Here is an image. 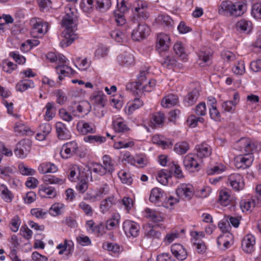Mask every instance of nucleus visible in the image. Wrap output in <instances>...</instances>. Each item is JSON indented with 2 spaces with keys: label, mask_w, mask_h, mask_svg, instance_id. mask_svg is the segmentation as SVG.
Returning a JSON list of instances; mask_svg holds the SVG:
<instances>
[{
  "label": "nucleus",
  "mask_w": 261,
  "mask_h": 261,
  "mask_svg": "<svg viewBox=\"0 0 261 261\" xmlns=\"http://www.w3.org/2000/svg\"><path fill=\"white\" fill-rule=\"evenodd\" d=\"M237 148L245 155L238 156L234 159V165L238 169H245L249 167L253 162L252 153L257 150L255 143L247 138H242L235 144Z\"/></svg>",
  "instance_id": "f257e3e1"
},
{
  "label": "nucleus",
  "mask_w": 261,
  "mask_h": 261,
  "mask_svg": "<svg viewBox=\"0 0 261 261\" xmlns=\"http://www.w3.org/2000/svg\"><path fill=\"white\" fill-rule=\"evenodd\" d=\"M66 15L63 19L62 25L65 29L62 32V36L64 39L60 42V45L62 47L70 45L75 39L77 38L75 33L76 30L75 19L76 15L70 7L66 8Z\"/></svg>",
  "instance_id": "f03ea898"
},
{
  "label": "nucleus",
  "mask_w": 261,
  "mask_h": 261,
  "mask_svg": "<svg viewBox=\"0 0 261 261\" xmlns=\"http://www.w3.org/2000/svg\"><path fill=\"white\" fill-rule=\"evenodd\" d=\"M146 74V71H141L137 81L128 84L126 85V89L130 90L137 94L143 92L151 91L155 86L156 81L154 80H149L147 81Z\"/></svg>",
  "instance_id": "7ed1b4c3"
},
{
  "label": "nucleus",
  "mask_w": 261,
  "mask_h": 261,
  "mask_svg": "<svg viewBox=\"0 0 261 261\" xmlns=\"http://www.w3.org/2000/svg\"><path fill=\"white\" fill-rule=\"evenodd\" d=\"M245 12V5L230 1H223L218 7V13L227 17H237Z\"/></svg>",
  "instance_id": "20e7f679"
},
{
  "label": "nucleus",
  "mask_w": 261,
  "mask_h": 261,
  "mask_svg": "<svg viewBox=\"0 0 261 261\" xmlns=\"http://www.w3.org/2000/svg\"><path fill=\"white\" fill-rule=\"evenodd\" d=\"M102 160L103 165L96 163L91 164L89 167L90 174L92 171L101 176L104 175L107 173L110 174L112 173L114 170V167L110 156L108 155H105L102 157Z\"/></svg>",
  "instance_id": "39448f33"
},
{
  "label": "nucleus",
  "mask_w": 261,
  "mask_h": 261,
  "mask_svg": "<svg viewBox=\"0 0 261 261\" xmlns=\"http://www.w3.org/2000/svg\"><path fill=\"white\" fill-rule=\"evenodd\" d=\"M233 243V236L228 229H223L217 238V243L218 247L222 250L229 248Z\"/></svg>",
  "instance_id": "423d86ee"
},
{
  "label": "nucleus",
  "mask_w": 261,
  "mask_h": 261,
  "mask_svg": "<svg viewBox=\"0 0 261 261\" xmlns=\"http://www.w3.org/2000/svg\"><path fill=\"white\" fill-rule=\"evenodd\" d=\"M32 29V35L35 38L42 37L46 33L48 30V24L46 22H43L40 19L32 20L31 21Z\"/></svg>",
  "instance_id": "0eeeda50"
},
{
  "label": "nucleus",
  "mask_w": 261,
  "mask_h": 261,
  "mask_svg": "<svg viewBox=\"0 0 261 261\" xmlns=\"http://www.w3.org/2000/svg\"><path fill=\"white\" fill-rule=\"evenodd\" d=\"M177 196L184 200H190L194 195V189L190 184H181L176 190Z\"/></svg>",
  "instance_id": "6e6552de"
},
{
  "label": "nucleus",
  "mask_w": 261,
  "mask_h": 261,
  "mask_svg": "<svg viewBox=\"0 0 261 261\" xmlns=\"http://www.w3.org/2000/svg\"><path fill=\"white\" fill-rule=\"evenodd\" d=\"M196 156L195 153H189L185 156L183 163L186 170L191 172L199 170L200 161H197Z\"/></svg>",
  "instance_id": "1a4fd4ad"
},
{
  "label": "nucleus",
  "mask_w": 261,
  "mask_h": 261,
  "mask_svg": "<svg viewBox=\"0 0 261 261\" xmlns=\"http://www.w3.org/2000/svg\"><path fill=\"white\" fill-rule=\"evenodd\" d=\"M137 27L132 33V39L136 41H140L147 36L150 32L149 28L145 24L136 23Z\"/></svg>",
  "instance_id": "9d476101"
},
{
  "label": "nucleus",
  "mask_w": 261,
  "mask_h": 261,
  "mask_svg": "<svg viewBox=\"0 0 261 261\" xmlns=\"http://www.w3.org/2000/svg\"><path fill=\"white\" fill-rule=\"evenodd\" d=\"M78 149L77 143L71 141L64 144L61 149V156L64 159H68L75 154Z\"/></svg>",
  "instance_id": "9b49d317"
},
{
  "label": "nucleus",
  "mask_w": 261,
  "mask_h": 261,
  "mask_svg": "<svg viewBox=\"0 0 261 261\" xmlns=\"http://www.w3.org/2000/svg\"><path fill=\"white\" fill-rule=\"evenodd\" d=\"M228 181L231 187L236 191H239L244 187L243 176L239 173H232L228 177Z\"/></svg>",
  "instance_id": "f8f14e48"
},
{
  "label": "nucleus",
  "mask_w": 261,
  "mask_h": 261,
  "mask_svg": "<svg viewBox=\"0 0 261 261\" xmlns=\"http://www.w3.org/2000/svg\"><path fill=\"white\" fill-rule=\"evenodd\" d=\"M170 45V39L167 34L160 33L158 35L156 48L159 53L166 51Z\"/></svg>",
  "instance_id": "ddd939ff"
},
{
  "label": "nucleus",
  "mask_w": 261,
  "mask_h": 261,
  "mask_svg": "<svg viewBox=\"0 0 261 261\" xmlns=\"http://www.w3.org/2000/svg\"><path fill=\"white\" fill-rule=\"evenodd\" d=\"M196 157L199 158V161L202 162V159L206 158L212 154V148L210 145L206 143H202L196 146L195 148Z\"/></svg>",
  "instance_id": "4468645a"
},
{
  "label": "nucleus",
  "mask_w": 261,
  "mask_h": 261,
  "mask_svg": "<svg viewBox=\"0 0 261 261\" xmlns=\"http://www.w3.org/2000/svg\"><path fill=\"white\" fill-rule=\"evenodd\" d=\"M255 244V237L251 234H248L242 240V248L245 252L251 253L254 251Z\"/></svg>",
  "instance_id": "2eb2a0df"
},
{
  "label": "nucleus",
  "mask_w": 261,
  "mask_h": 261,
  "mask_svg": "<svg viewBox=\"0 0 261 261\" xmlns=\"http://www.w3.org/2000/svg\"><path fill=\"white\" fill-rule=\"evenodd\" d=\"M119 64L123 66H129L134 64V57L130 50L125 51L117 57Z\"/></svg>",
  "instance_id": "dca6fc26"
},
{
  "label": "nucleus",
  "mask_w": 261,
  "mask_h": 261,
  "mask_svg": "<svg viewBox=\"0 0 261 261\" xmlns=\"http://www.w3.org/2000/svg\"><path fill=\"white\" fill-rule=\"evenodd\" d=\"M77 131L83 135L87 134H94L96 132L94 125L85 121L84 120L80 121L76 125Z\"/></svg>",
  "instance_id": "f3484780"
},
{
  "label": "nucleus",
  "mask_w": 261,
  "mask_h": 261,
  "mask_svg": "<svg viewBox=\"0 0 261 261\" xmlns=\"http://www.w3.org/2000/svg\"><path fill=\"white\" fill-rule=\"evenodd\" d=\"M119 201L115 196H109L102 200L99 205L100 211L101 213L105 214L108 212Z\"/></svg>",
  "instance_id": "a211bd4d"
},
{
  "label": "nucleus",
  "mask_w": 261,
  "mask_h": 261,
  "mask_svg": "<svg viewBox=\"0 0 261 261\" xmlns=\"http://www.w3.org/2000/svg\"><path fill=\"white\" fill-rule=\"evenodd\" d=\"M56 130L58 138L60 140L69 139L70 133L66 125L62 122H57L56 124Z\"/></svg>",
  "instance_id": "6ab92c4d"
},
{
  "label": "nucleus",
  "mask_w": 261,
  "mask_h": 261,
  "mask_svg": "<svg viewBox=\"0 0 261 261\" xmlns=\"http://www.w3.org/2000/svg\"><path fill=\"white\" fill-rule=\"evenodd\" d=\"M172 254L178 260H184L187 257L186 249L180 244H174L171 247Z\"/></svg>",
  "instance_id": "aec40b11"
},
{
  "label": "nucleus",
  "mask_w": 261,
  "mask_h": 261,
  "mask_svg": "<svg viewBox=\"0 0 261 261\" xmlns=\"http://www.w3.org/2000/svg\"><path fill=\"white\" fill-rule=\"evenodd\" d=\"M133 14L132 21L134 23H141L142 20H145L149 17V14L147 11L143 8H135Z\"/></svg>",
  "instance_id": "412c9836"
},
{
  "label": "nucleus",
  "mask_w": 261,
  "mask_h": 261,
  "mask_svg": "<svg viewBox=\"0 0 261 261\" xmlns=\"http://www.w3.org/2000/svg\"><path fill=\"white\" fill-rule=\"evenodd\" d=\"M185 229H174L168 232L165 238L164 242L168 244L171 243L175 239L185 237Z\"/></svg>",
  "instance_id": "4be33fe9"
},
{
  "label": "nucleus",
  "mask_w": 261,
  "mask_h": 261,
  "mask_svg": "<svg viewBox=\"0 0 261 261\" xmlns=\"http://www.w3.org/2000/svg\"><path fill=\"white\" fill-rule=\"evenodd\" d=\"M39 193L43 197L53 198L57 196V191L54 187L46 185L39 187Z\"/></svg>",
  "instance_id": "5701e85b"
},
{
  "label": "nucleus",
  "mask_w": 261,
  "mask_h": 261,
  "mask_svg": "<svg viewBox=\"0 0 261 261\" xmlns=\"http://www.w3.org/2000/svg\"><path fill=\"white\" fill-rule=\"evenodd\" d=\"M212 53L208 50H201L198 54V64L201 67L211 63V58Z\"/></svg>",
  "instance_id": "b1692460"
},
{
  "label": "nucleus",
  "mask_w": 261,
  "mask_h": 261,
  "mask_svg": "<svg viewBox=\"0 0 261 261\" xmlns=\"http://www.w3.org/2000/svg\"><path fill=\"white\" fill-rule=\"evenodd\" d=\"M91 99L94 103L102 108L104 107L107 101L106 95L101 90L94 91L91 95Z\"/></svg>",
  "instance_id": "393cba45"
},
{
  "label": "nucleus",
  "mask_w": 261,
  "mask_h": 261,
  "mask_svg": "<svg viewBox=\"0 0 261 261\" xmlns=\"http://www.w3.org/2000/svg\"><path fill=\"white\" fill-rule=\"evenodd\" d=\"M59 75V79L62 81L65 76L74 74V71L69 66L66 65H59L56 68Z\"/></svg>",
  "instance_id": "a878e982"
},
{
  "label": "nucleus",
  "mask_w": 261,
  "mask_h": 261,
  "mask_svg": "<svg viewBox=\"0 0 261 261\" xmlns=\"http://www.w3.org/2000/svg\"><path fill=\"white\" fill-rule=\"evenodd\" d=\"M69 174L68 178L71 181H75V179H80L84 176V173H81L79 167L76 165H71L69 169Z\"/></svg>",
  "instance_id": "bb28decb"
},
{
  "label": "nucleus",
  "mask_w": 261,
  "mask_h": 261,
  "mask_svg": "<svg viewBox=\"0 0 261 261\" xmlns=\"http://www.w3.org/2000/svg\"><path fill=\"white\" fill-rule=\"evenodd\" d=\"M199 96V92L198 89H194L189 92L184 98V103L187 106H190L194 105L197 100Z\"/></svg>",
  "instance_id": "cd10ccee"
},
{
  "label": "nucleus",
  "mask_w": 261,
  "mask_h": 261,
  "mask_svg": "<svg viewBox=\"0 0 261 261\" xmlns=\"http://www.w3.org/2000/svg\"><path fill=\"white\" fill-rule=\"evenodd\" d=\"M165 119V115L161 112L154 113L151 118V123L152 127L162 126Z\"/></svg>",
  "instance_id": "c85d7f7f"
},
{
  "label": "nucleus",
  "mask_w": 261,
  "mask_h": 261,
  "mask_svg": "<svg viewBox=\"0 0 261 261\" xmlns=\"http://www.w3.org/2000/svg\"><path fill=\"white\" fill-rule=\"evenodd\" d=\"M163 197L164 191L158 188H154L151 191L149 200L152 203H156L161 201L163 199Z\"/></svg>",
  "instance_id": "c756f323"
},
{
  "label": "nucleus",
  "mask_w": 261,
  "mask_h": 261,
  "mask_svg": "<svg viewBox=\"0 0 261 261\" xmlns=\"http://www.w3.org/2000/svg\"><path fill=\"white\" fill-rule=\"evenodd\" d=\"M35 86L34 82L30 80H22L19 81L16 86V90L23 92L30 88H34Z\"/></svg>",
  "instance_id": "7c9ffc66"
},
{
  "label": "nucleus",
  "mask_w": 261,
  "mask_h": 261,
  "mask_svg": "<svg viewBox=\"0 0 261 261\" xmlns=\"http://www.w3.org/2000/svg\"><path fill=\"white\" fill-rule=\"evenodd\" d=\"M219 200L222 205H228L231 201L230 191L226 189L221 190L219 192Z\"/></svg>",
  "instance_id": "2f4dec72"
},
{
  "label": "nucleus",
  "mask_w": 261,
  "mask_h": 261,
  "mask_svg": "<svg viewBox=\"0 0 261 261\" xmlns=\"http://www.w3.org/2000/svg\"><path fill=\"white\" fill-rule=\"evenodd\" d=\"M156 20L158 23L164 27H168V28H172L174 24L172 19L167 15H160Z\"/></svg>",
  "instance_id": "473e14b6"
},
{
  "label": "nucleus",
  "mask_w": 261,
  "mask_h": 261,
  "mask_svg": "<svg viewBox=\"0 0 261 261\" xmlns=\"http://www.w3.org/2000/svg\"><path fill=\"white\" fill-rule=\"evenodd\" d=\"M0 192L1 197L5 201L10 202L12 200L13 195L5 185L2 184L0 186Z\"/></svg>",
  "instance_id": "72a5a7b5"
},
{
  "label": "nucleus",
  "mask_w": 261,
  "mask_h": 261,
  "mask_svg": "<svg viewBox=\"0 0 261 261\" xmlns=\"http://www.w3.org/2000/svg\"><path fill=\"white\" fill-rule=\"evenodd\" d=\"M171 178L170 174L166 169H162L159 171L156 176L158 181L163 185H167L169 179Z\"/></svg>",
  "instance_id": "f704fd0d"
},
{
  "label": "nucleus",
  "mask_w": 261,
  "mask_h": 261,
  "mask_svg": "<svg viewBox=\"0 0 261 261\" xmlns=\"http://www.w3.org/2000/svg\"><path fill=\"white\" fill-rule=\"evenodd\" d=\"M178 101V97L177 95L170 94L165 97L162 102V106L164 108H168L170 106L175 105Z\"/></svg>",
  "instance_id": "c9c22d12"
},
{
  "label": "nucleus",
  "mask_w": 261,
  "mask_h": 261,
  "mask_svg": "<svg viewBox=\"0 0 261 261\" xmlns=\"http://www.w3.org/2000/svg\"><path fill=\"white\" fill-rule=\"evenodd\" d=\"M46 186L49 184L62 185L64 183V180L52 175H45L42 178Z\"/></svg>",
  "instance_id": "e433bc0d"
},
{
  "label": "nucleus",
  "mask_w": 261,
  "mask_h": 261,
  "mask_svg": "<svg viewBox=\"0 0 261 261\" xmlns=\"http://www.w3.org/2000/svg\"><path fill=\"white\" fill-rule=\"evenodd\" d=\"M191 241L193 244L203 242L202 239L205 237L203 231L192 230L190 232Z\"/></svg>",
  "instance_id": "4c0bfd02"
},
{
  "label": "nucleus",
  "mask_w": 261,
  "mask_h": 261,
  "mask_svg": "<svg viewBox=\"0 0 261 261\" xmlns=\"http://www.w3.org/2000/svg\"><path fill=\"white\" fill-rule=\"evenodd\" d=\"M173 49L176 54L182 60L186 59L187 54L185 51V49L181 42H177L174 45Z\"/></svg>",
  "instance_id": "58836bf2"
},
{
  "label": "nucleus",
  "mask_w": 261,
  "mask_h": 261,
  "mask_svg": "<svg viewBox=\"0 0 261 261\" xmlns=\"http://www.w3.org/2000/svg\"><path fill=\"white\" fill-rule=\"evenodd\" d=\"M19 148L21 147L22 154H28L31 149V141L29 139H23L17 144Z\"/></svg>",
  "instance_id": "ea45409f"
},
{
  "label": "nucleus",
  "mask_w": 261,
  "mask_h": 261,
  "mask_svg": "<svg viewBox=\"0 0 261 261\" xmlns=\"http://www.w3.org/2000/svg\"><path fill=\"white\" fill-rule=\"evenodd\" d=\"M189 149V145L186 142L177 143L174 146L175 151L180 154H185Z\"/></svg>",
  "instance_id": "a19ab883"
},
{
  "label": "nucleus",
  "mask_w": 261,
  "mask_h": 261,
  "mask_svg": "<svg viewBox=\"0 0 261 261\" xmlns=\"http://www.w3.org/2000/svg\"><path fill=\"white\" fill-rule=\"evenodd\" d=\"M14 131L18 135H25L29 131V128L22 122H17L14 126Z\"/></svg>",
  "instance_id": "79ce46f5"
},
{
  "label": "nucleus",
  "mask_w": 261,
  "mask_h": 261,
  "mask_svg": "<svg viewBox=\"0 0 261 261\" xmlns=\"http://www.w3.org/2000/svg\"><path fill=\"white\" fill-rule=\"evenodd\" d=\"M88 178L89 177L86 175V177H83L78 180L79 182L77 184L76 188L80 193H84L87 190L88 185L87 181Z\"/></svg>",
  "instance_id": "37998d69"
},
{
  "label": "nucleus",
  "mask_w": 261,
  "mask_h": 261,
  "mask_svg": "<svg viewBox=\"0 0 261 261\" xmlns=\"http://www.w3.org/2000/svg\"><path fill=\"white\" fill-rule=\"evenodd\" d=\"M236 28L238 31L248 33L251 29V22L243 19L240 20L237 23Z\"/></svg>",
  "instance_id": "c03bdc74"
},
{
  "label": "nucleus",
  "mask_w": 261,
  "mask_h": 261,
  "mask_svg": "<svg viewBox=\"0 0 261 261\" xmlns=\"http://www.w3.org/2000/svg\"><path fill=\"white\" fill-rule=\"evenodd\" d=\"M84 140L86 142H89L91 143H102L106 141V138L105 137L100 136H97V135H90L85 136L84 138Z\"/></svg>",
  "instance_id": "a18cd8bd"
},
{
  "label": "nucleus",
  "mask_w": 261,
  "mask_h": 261,
  "mask_svg": "<svg viewBox=\"0 0 261 261\" xmlns=\"http://www.w3.org/2000/svg\"><path fill=\"white\" fill-rule=\"evenodd\" d=\"M118 175L123 184L130 185L133 182L132 176L129 172L121 170L118 173Z\"/></svg>",
  "instance_id": "49530a36"
},
{
  "label": "nucleus",
  "mask_w": 261,
  "mask_h": 261,
  "mask_svg": "<svg viewBox=\"0 0 261 261\" xmlns=\"http://www.w3.org/2000/svg\"><path fill=\"white\" fill-rule=\"evenodd\" d=\"M160 62L164 67L169 69L176 66L177 63L173 58L170 56H167L165 59H162Z\"/></svg>",
  "instance_id": "de8ad7c7"
},
{
  "label": "nucleus",
  "mask_w": 261,
  "mask_h": 261,
  "mask_svg": "<svg viewBox=\"0 0 261 261\" xmlns=\"http://www.w3.org/2000/svg\"><path fill=\"white\" fill-rule=\"evenodd\" d=\"M258 202L253 198L250 201L242 200L240 202V207L243 212L249 211L252 207H254Z\"/></svg>",
  "instance_id": "09e8293b"
},
{
  "label": "nucleus",
  "mask_w": 261,
  "mask_h": 261,
  "mask_svg": "<svg viewBox=\"0 0 261 261\" xmlns=\"http://www.w3.org/2000/svg\"><path fill=\"white\" fill-rule=\"evenodd\" d=\"M113 123L114 128L117 132L124 133L129 130L128 127L126 125L124 122L120 119L116 120Z\"/></svg>",
  "instance_id": "8fccbe9b"
},
{
  "label": "nucleus",
  "mask_w": 261,
  "mask_h": 261,
  "mask_svg": "<svg viewBox=\"0 0 261 261\" xmlns=\"http://www.w3.org/2000/svg\"><path fill=\"white\" fill-rule=\"evenodd\" d=\"M96 8L101 12L107 11L111 6V0H96Z\"/></svg>",
  "instance_id": "3c124183"
},
{
  "label": "nucleus",
  "mask_w": 261,
  "mask_h": 261,
  "mask_svg": "<svg viewBox=\"0 0 261 261\" xmlns=\"http://www.w3.org/2000/svg\"><path fill=\"white\" fill-rule=\"evenodd\" d=\"M39 44V41L38 40H28L21 45L20 49L22 51H28L33 47L36 46Z\"/></svg>",
  "instance_id": "603ef678"
},
{
  "label": "nucleus",
  "mask_w": 261,
  "mask_h": 261,
  "mask_svg": "<svg viewBox=\"0 0 261 261\" xmlns=\"http://www.w3.org/2000/svg\"><path fill=\"white\" fill-rule=\"evenodd\" d=\"M103 248L116 255L119 254L121 251L120 246L118 245L113 243L103 244Z\"/></svg>",
  "instance_id": "864d4df0"
},
{
  "label": "nucleus",
  "mask_w": 261,
  "mask_h": 261,
  "mask_svg": "<svg viewBox=\"0 0 261 261\" xmlns=\"http://www.w3.org/2000/svg\"><path fill=\"white\" fill-rule=\"evenodd\" d=\"M108 191V188L103 187L100 188L99 190L93 196L90 197L87 196L84 198L85 199L90 200L92 202H95L97 200H99L102 197V195L105 194Z\"/></svg>",
  "instance_id": "5fc2aeb1"
},
{
  "label": "nucleus",
  "mask_w": 261,
  "mask_h": 261,
  "mask_svg": "<svg viewBox=\"0 0 261 261\" xmlns=\"http://www.w3.org/2000/svg\"><path fill=\"white\" fill-rule=\"evenodd\" d=\"M225 167L221 164H218L217 165L207 169L206 172L208 175H213L214 174H219L224 171Z\"/></svg>",
  "instance_id": "6e6d98bb"
},
{
  "label": "nucleus",
  "mask_w": 261,
  "mask_h": 261,
  "mask_svg": "<svg viewBox=\"0 0 261 261\" xmlns=\"http://www.w3.org/2000/svg\"><path fill=\"white\" fill-rule=\"evenodd\" d=\"M251 14L254 18L261 19V3H257L252 5Z\"/></svg>",
  "instance_id": "4d7b16f0"
},
{
  "label": "nucleus",
  "mask_w": 261,
  "mask_h": 261,
  "mask_svg": "<svg viewBox=\"0 0 261 261\" xmlns=\"http://www.w3.org/2000/svg\"><path fill=\"white\" fill-rule=\"evenodd\" d=\"M64 204L60 203H54L49 210V213L53 216H56L61 214V209L63 207Z\"/></svg>",
  "instance_id": "13d9d810"
},
{
  "label": "nucleus",
  "mask_w": 261,
  "mask_h": 261,
  "mask_svg": "<svg viewBox=\"0 0 261 261\" xmlns=\"http://www.w3.org/2000/svg\"><path fill=\"white\" fill-rule=\"evenodd\" d=\"M236 103L233 101L228 100L222 103V108L224 112L233 113L236 109Z\"/></svg>",
  "instance_id": "bf43d9fd"
},
{
  "label": "nucleus",
  "mask_w": 261,
  "mask_h": 261,
  "mask_svg": "<svg viewBox=\"0 0 261 261\" xmlns=\"http://www.w3.org/2000/svg\"><path fill=\"white\" fill-rule=\"evenodd\" d=\"M134 161L137 163L140 167H144L148 164L147 159L145 154H137L134 158Z\"/></svg>",
  "instance_id": "052dcab7"
},
{
  "label": "nucleus",
  "mask_w": 261,
  "mask_h": 261,
  "mask_svg": "<svg viewBox=\"0 0 261 261\" xmlns=\"http://www.w3.org/2000/svg\"><path fill=\"white\" fill-rule=\"evenodd\" d=\"M110 35L111 37L115 39L118 42H122L125 39V35L118 30H115L111 32Z\"/></svg>",
  "instance_id": "680f3d73"
},
{
  "label": "nucleus",
  "mask_w": 261,
  "mask_h": 261,
  "mask_svg": "<svg viewBox=\"0 0 261 261\" xmlns=\"http://www.w3.org/2000/svg\"><path fill=\"white\" fill-rule=\"evenodd\" d=\"M90 106L87 101L81 102L76 107L79 113L87 114L90 111Z\"/></svg>",
  "instance_id": "e2e57ef3"
},
{
  "label": "nucleus",
  "mask_w": 261,
  "mask_h": 261,
  "mask_svg": "<svg viewBox=\"0 0 261 261\" xmlns=\"http://www.w3.org/2000/svg\"><path fill=\"white\" fill-rule=\"evenodd\" d=\"M55 94L57 97L56 101L58 103L63 105L66 101L67 97L65 93L62 90H57Z\"/></svg>",
  "instance_id": "0e129e2a"
},
{
  "label": "nucleus",
  "mask_w": 261,
  "mask_h": 261,
  "mask_svg": "<svg viewBox=\"0 0 261 261\" xmlns=\"http://www.w3.org/2000/svg\"><path fill=\"white\" fill-rule=\"evenodd\" d=\"M203 120V118L196 117L194 115H191L188 118L187 122L190 127L194 128L197 125L198 122L202 123Z\"/></svg>",
  "instance_id": "69168bd1"
},
{
  "label": "nucleus",
  "mask_w": 261,
  "mask_h": 261,
  "mask_svg": "<svg viewBox=\"0 0 261 261\" xmlns=\"http://www.w3.org/2000/svg\"><path fill=\"white\" fill-rule=\"evenodd\" d=\"M18 168L19 172L24 175H33L35 173L34 169L28 168L23 163L19 165Z\"/></svg>",
  "instance_id": "338daca9"
},
{
  "label": "nucleus",
  "mask_w": 261,
  "mask_h": 261,
  "mask_svg": "<svg viewBox=\"0 0 261 261\" xmlns=\"http://www.w3.org/2000/svg\"><path fill=\"white\" fill-rule=\"evenodd\" d=\"M108 48L105 46H99L95 52V57L97 59L104 58L107 56Z\"/></svg>",
  "instance_id": "774afa93"
}]
</instances>
